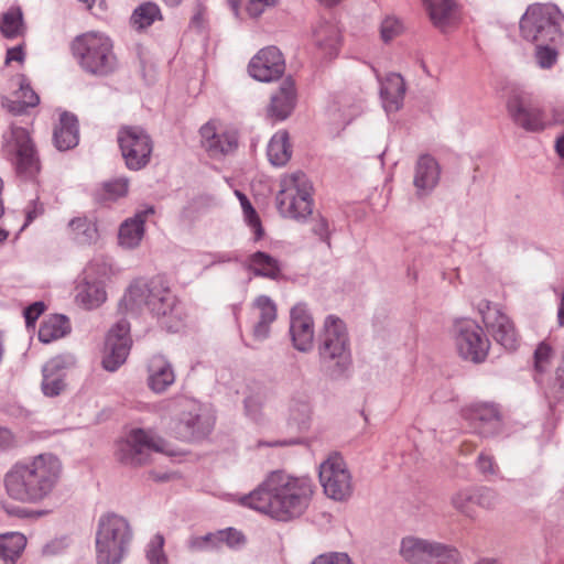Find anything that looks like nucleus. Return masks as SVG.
Segmentation results:
<instances>
[{"mask_svg":"<svg viewBox=\"0 0 564 564\" xmlns=\"http://www.w3.org/2000/svg\"><path fill=\"white\" fill-rule=\"evenodd\" d=\"M314 494L308 477L273 470L249 494L239 497V505L278 521L299 518L307 509Z\"/></svg>","mask_w":564,"mask_h":564,"instance_id":"1","label":"nucleus"},{"mask_svg":"<svg viewBox=\"0 0 564 564\" xmlns=\"http://www.w3.org/2000/svg\"><path fill=\"white\" fill-rule=\"evenodd\" d=\"M133 540L130 522L122 516L102 514L96 530V560L98 564H120L129 553Z\"/></svg>","mask_w":564,"mask_h":564,"instance_id":"5","label":"nucleus"},{"mask_svg":"<svg viewBox=\"0 0 564 564\" xmlns=\"http://www.w3.org/2000/svg\"><path fill=\"white\" fill-rule=\"evenodd\" d=\"M199 133L202 147L210 156L227 154L237 148V134L231 131H218L213 121L205 123Z\"/></svg>","mask_w":564,"mask_h":564,"instance_id":"25","label":"nucleus"},{"mask_svg":"<svg viewBox=\"0 0 564 564\" xmlns=\"http://www.w3.org/2000/svg\"><path fill=\"white\" fill-rule=\"evenodd\" d=\"M311 564H354L345 552H327L317 555Z\"/></svg>","mask_w":564,"mask_h":564,"instance_id":"55","label":"nucleus"},{"mask_svg":"<svg viewBox=\"0 0 564 564\" xmlns=\"http://www.w3.org/2000/svg\"><path fill=\"white\" fill-rule=\"evenodd\" d=\"M217 532L205 535H192L186 542V547L193 553L219 550Z\"/></svg>","mask_w":564,"mask_h":564,"instance_id":"45","label":"nucleus"},{"mask_svg":"<svg viewBox=\"0 0 564 564\" xmlns=\"http://www.w3.org/2000/svg\"><path fill=\"white\" fill-rule=\"evenodd\" d=\"M130 324L127 319L118 321L108 332L102 366L108 371H116L121 367L131 348Z\"/></svg>","mask_w":564,"mask_h":564,"instance_id":"17","label":"nucleus"},{"mask_svg":"<svg viewBox=\"0 0 564 564\" xmlns=\"http://www.w3.org/2000/svg\"><path fill=\"white\" fill-rule=\"evenodd\" d=\"M508 111L513 122L527 131H542L546 127L543 111L522 96L509 99Z\"/></svg>","mask_w":564,"mask_h":564,"instance_id":"21","label":"nucleus"},{"mask_svg":"<svg viewBox=\"0 0 564 564\" xmlns=\"http://www.w3.org/2000/svg\"><path fill=\"white\" fill-rule=\"evenodd\" d=\"M284 69V57L276 46L260 50L248 65L250 76L259 82L275 80L283 75Z\"/></svg>","mask_w":564,"mask_h":564,"instance_id":"20","label":"nucleus"},{"mask_svg":"<svg viewBox=\"0 0 564 564\" xmlns=\"http://www.w3.org/2000/svg\"><path fill=\"white\" fill-rule=\"evenodd\" d=\"M278 0H249L247 12L252 18L260 17L268 8L275 6Z\"/></svg>","mask_w":564,"mask_h":564,"instance_id":"58","label":"nucleus"},{"mask_svg":"<svg viewBox=\"0 0 564 564\" xmlns=\"http://www.w3.org/2000/svg\"><path fill=\"white\" fill-rule=\"evenodd\" d=\"M313 232L319 237V239L330 247V235L332 228L329 221L324 216H318L312 227Z\"/></svg>","mask_w":564,"mask_h":564,"instance_id":"56","label":"nucleus"},{"mask_svg":"<svg viewBox=\"0 0 564 564\" xmlns=\"http://www.w3.org/2000/svg\"><path fill=\"white\" fill-rule=\"evenodd\" d=\"M121 305L131 313L147 308L170 332H176L181 325L178 301L160 276L149 281H133L124 293Z\"/></svg>","mask_w":564,"mask_h":564,"instance_id":"3","label":"nucleus"},{"mask_svg":"<svg viewBox=\"0 0 564 564\" xmlns=\"http://www.w3.org/2000/svg\"><path fill=\"white\" fill-rule=\"evenodd\" d=\"M554 357V350L552 346L546 341H541L533 355L534 370L539 373H544L549 370Z\"/></svg>","mask_w":564,"mask_h":564,"instance_id":"47","label":"nucleus"},{"mask_svg":"<svg viewBox=\"0 0 564 564\" xmlns=\"http://www.w3.org/2000/svg\"><path fill=\"white\" fill-rule=\"evenodd\" d=\"M4 151L21 180L34 181L41 171L35 145L25 128L11 126L3 134Z\"/></svg>","mask_w":564,"mask_h":564,"instance_id":"9","label":"nucleus"},{"mask_svg":"<svg viewBox=\"0 0 564 564\" xmlns=\"http://www.w3.org/2000/svg\"><path fill=\"white\" fill-rule=\"evenodd\" d=\"M106 267L90 262L83 272V280L76 288V302L86 310L99 307L107 300L104 276Z\"/></svg>","mask_w":564,"mask_h":564,"instance_id":"16","label":"nucleus"},{"mask_svg":"<svg viewBox=\"0 0 564 564\" xmlns=\"http://www.w3.org/2000/svg\"><path fill=\"white\" fill-rule=\"evenodd\" d=\"M423 7L433 25L445 32L458 21L456 0H422Z\"/></svg>","mask_w":564,"mask_h":564,"instance_id":"29","label":"nucleus"},{"mask_svg":"<svg viewBox=\"0 0 564 564\" xmlns=\"http://www.w3.org/2000/svg\"><path fill=\"white\" fill-rule=\"evenodd\" d=\"M235 193L240 202L245 220L248 224V226L253 230V240H260L263 237L264 231L256 209L252 207L250 200L243 193L239 191H236Z\"/></svg>","mask_w":564,"mask_h":564,"instance_id":"42","label":"nucleus"},{"mask_svg":"<svg viewBox=\"0 0 564 564\" xmlns=\"http://www.w3.org/2000/svg\"><path fill=\"white\" fill-rule=\"evenodd\" d=\"M380 37L389 43L403 32V23L395 15H387L380 23Z\"/></svg>","mask_w":564,"mask_h":564,"instance_id":"48","label":"nucleus"},{"mask_svg":"<svg viewBox=\"0 0 564 564\" xmlns=\"http://www.w3.org/2000/svg\"><path fill=\"white\" fill-rule=\"evenodd\" d=\"M63 465L52 453L15 463L4 475L8 496L22 503H39L48 498L59 482Z\"/></svg>","mask_w":564,"mask_h":564,"instance_id":"2","label":"nucleus"},{"mask_svg":"<svg viewBox=\"0 0 564 564\" xmlns=\"http://www.w3.org/2000/svg\"><path fill=\"white\" fill-rule=\"evenodd\" d=\"M17 98L19 106L11 108L15 112H22L24 108L35 107L40 102V97L28 83H21Z\"/></svg>","mask_w":564,"mask_h":564,"instance_id":"49","label":"nucleus"},{"mask_svg":"<svg viewBox=\"0 0 564 564\" xmlns=\"http://www.w3.org/2000/svg\"><path fill=\"white\" fill-rule=\"evenodd\" d=\"M164 536L156 533L149 541L145 550L147 558L150 564H167V556L164 553Z\"/></svg>","mask_w":564,"mask_h":564,"instance_id":"46","label":"nucleus"},{"mask_svg":"<svg viewBox=\"0 0 564 564\" xmlns=\"http://www.w3.org/2000/svg\"><path fill=\"white\" fill-rule=\"evenodd\" d=\"M405 84L401 75L389 74L381 83L380 95L387 112L398 111L403 102Z\"/></svg>","mask_w":564,"mask_h":564,"instance_id":"34","label":"nucleus"},{"mask_svg":"<svg viewBox=\"0 0 564 564\" xmlns=\"http://www.w3.org/2000/svg\"><path fill=\"white\" fill-rule=\"evenodd\" d=\"M319 482L324 494L335 501H346L354 492V481L347 463L339 453H332L319 465Z\"/></svg>","mask_w":564,"mask_h":564,"instance_id":"12","label":"nucleus"},{"mask_svg":"<svg viewBox=\"0 0 564 564\" xmlns=\"http://www.w3.org/2000/svg\"><path fill=\"white\" fill-rule=\"evenodd\" d=\"M213 426L212 417L199 402L191 398H180L175 401L173 431L177 438L184 442L203 440L212 432Z\"/></svg>","mask_w":564,"mask_h":564,"instance_id":"11","label":"nucleus"},{"mask_svg":"<svg viewBox=\"0 0 564 564\" xmlns=\"http://www.w3.org/2000/svg\"><path fill=\"white\" fill-rule=\"evenodd\" d=\"M562 20L563 15L555 4L532 3L520 19V35L531 43H555L562 37Z\"/></svg>","mask_w":564,"mask_h":564,"instance_id":"7","label":"nucleus"},{"mask_svg":"<svg viewBox=\"0 0 564 564\" xmlns=\"http://www.w3.org/2000/svg\"><path fill=\"white\" fill-rule=\"evenodd\" d=\"M24 58V53H23V50H22V46H15V47H11L7 51V57H6V63H10V62H22Z\"/></svg>","mask_w":564,"mask_h":564,"instance_id":"63","label":"nucleus"},{"mask_svg":"<svg viewBox=\"0 0 564 564\" xmlns=\"http://www.w3.org/2000/svg\"><path fill=\"white\" fill-rule=\"evenodd\" d=\"M148 386L155 393H163L175 382V372L170 360L161 355H153L148 365Z\"/></svg>","mask_w":564,"mask_h":564,"instance_id":"27","label":"nucleus"},{"mask_svg":"<svg viewBox=\"0 0 564 564\" xmlns=\"http://www.w3.org/2000/svg\"><path fill=\"white\" fill-rule=\"evenodd\" d=\"M0 31L8 39H15L23 33V18L19 8H11L2 14Z\"/></svg>","mask_w":564,"mask_h":564,"instance_id":"41","label":"nucleus"},{"mask_svg":"<svg viewBox=\"0 0 564 564\" xmlns=\"http://www.w3.org/2000/svg\"><path fill=\"white\" fill-rule=\"evenodd\" d=\"M319 365L330 377H341L351 366L350 340L343 319L328 315L317 338Z\"/></svg>","mask_w":564,"mask_h":564,"instance_id":"4","label":"nucleus"},{"mask_svg":"<svg viewBox=\"0 0 564 564\" xmlns=\"http://www.w3.org/2000/svg\"><path fill=\"white\" fill-rule=\"evenodd\" d=\"M117 140L124 164L130 171H140L150 163L153 141L143 128L139 126L121 127Z\"/></svg>","mask_w":564,"mask_h":564,"instance_id":"13","label":"nucleus"},{"mask_svg":"<svg viewBox=\"0 0 564 564\" xmlns=\"http://www.w3.org/2000/svg\"><path fill=\"white\" fill-rule=\"evenodd\" d=\"M312 40L324 55L333 57L339 51L340 30L334 21L319 20L313 28Z\"/></svg>","mask_w":564,"mask_h":564,"instance_id":"28","label":"nucleus"},{"mask_svg":"<svg viewBox=\"0 0 564 564\" xmlns=\"http://www.w3.org/2000/svg\"><path fill=\"white\" fill-rule=\"evenodd\" d=\"M290 334L293 346L306 352L312 349L314 341V323L304 304H297L291 310Z\"/></svg>","mask_w":564,"mask_h":564,"instance_id":"22","label":"nucleus"},{"mask_svg":"<svg viewBox=\"0 0 564 564\" xmlns=\"http://www.w3.org/2000/svg\"><path fill=\"white\" fill-rule=\"evenodd\" d=\"M72 364L69 356H55L43 366L41 389L44 395L57 397L65 390L66 370Z\"/></svg>","mask_w":564,"mask_h":564,"instance_id":"23","label":"nucleus"},{"mask_svg":"<svg viewBox=\"0 0 564 564\" xmlns=\"http://www.w3.org/2000/svg\"><path fill=\"white\" fill-rule=\"evenodd\" d=\"M441 167L434 156L422 154L419 156L415 167L413 185L417 196L429 195L438 184Z\"/></svg>","mask_w":564,"mask_h":564,"instance_id":"26","label":"nucleus"},{"mask_svg":"<svg viewBox=\"0 0 564 564\" xmlns=\"http://www.w3.org/2000/svg\"><path fill=\"white\" fill-rule=\"evenodd\" d=\"M53 141L59 151L70 150L78 144L79 131L76 116L69 112L61 115L59 122L54 129Z\"/></svg>","mask_w":564,"mask_h":564,"instance_id":"33","label":"nucleus"},{"mask_svg":"<svg viewBox=\"0 0 564 564\" xmlns=\"http://www.w3.org/2000/svg\"><path fill=\"white\" fill-rule=\"evenodd\" d=\"M474 432L484 436H495L502 430V417L497 404L488 402L474 403L464 411Z\"/></svg>","mask_w":564,"mask_h":564,"instance_id":"19","label":"nucleus"},{"mask_svg":"<svg viewBox=\"0 0 564 564\" xmlns=\"http://www.w3.org/2000/svg\"><path fill=\"white\" fill-rule=\"evenodd\" d=\"M246 268L256 276L278 280L282 274L281 262L263 251L251 253L246 260Z\"/></svg>","mask_w":564,"mask_h":564,"instance_id":"36","label":"nucleus"},{"mask_svg":"<svg viewBox=\"0 0 564 564\" xmlns=\"http://www.w3.org/2000/svg\"><path fill=\"white\" fill-rule=\"evenodd\" d=\"M72 52L80 67L90 74L106 76L117 67L111 39L101 32H86L74 39Z\"/></svg>","mask_w":564,"mask_h":564,"instance_id":"6","label":"nucleus"},{"mask_svg":"<svg viewBox=\"0 0 564 564\" xmlns=\"http://www.w3.org/2000/svg\"><path fill=\"white\" fill-rule=\"evenodd\" d=\"M66 232L73 242L83 247L96 245L100 239L97 221L85 215L72 218Z\"/></svg>","mask_w":564,"mask_h":564,"instance_id":"31","label":"nucleus"},{"mask_svg":"<svg viewBox=\"0 0 564 564\" xmlns=\"http://www.w3.org/2000/svg\"><path fill=\"white\" fill-rule=\"evenodd\" d=\"M206 24V8L198 3L195 7L193 17L189 21V28L195 29L197 31H202L205 28Z\"/></svg>","mask_w":564,"mask_h":564,"instance_id":"62","label":"nucleus"},{"mask_svg":"<svg viewBox=\"0 0 564 564\" xmlns=\"http://www.w3.org/2000/svg\"><path fill=\"white\" fill-rule=\"evenodd\" d=\"M296 105L295 84L291 78L284 79L279 88L271 95L267 107V117L272 122L288 119Z\"/></svg>","mask_w":564,"mask_h":564,"instance_id":"24","label":"nucleus"},{"mask_svg":"<svg viewBox=\"0 0 564 564\" xmlns=\"http://www.w3.org/2000/svg\"><path fill=\"white\" fill-rule=\"evenodd\" d=\"M500 502L498 492L488 487L476 489V505L488 510L495 509Z\"/></svg>","mask_w":564,"mask_h":564,"instance_id":"53","label":"nucleus"},{"mask_svg":"<svg viewBox=\"0 0 564 564\" xmlns=\"http://www.w3.org/2000/svg\"><path fill=\"white\" fill-rule=\"evenodd\" d=\"M361 112V102L354 100L349 95L343 94L333 101L328 108L332 120L337 124H348Z\"/></svg>","mask_w":564,"mask_h":564,"instance_id":"37","label":"nucleus"},{"mask_svg":"<svg viewBox=\"0 0 564 564\" xmlns=\"http://www.w3.org/2000/svg\"><path fill=\"white\" fill-rule=\"evenodd\" d=\"M476 467L478 471L486 478L497 476L499 473V466L492 455L487 453H480L476 460Z\"/></svg>","mask_w":564,"mask_h":564,"instance_id":"54","label":"nucleus"},{"mask_svg":"<svg viewBox=\"0 0 564 564\" xmlns=\"http://www.w3.org/2000/svg\"><path fill=\"white\" fill-rule=\"evenodd\" d=\"M26 545V538L19 532L0 534V564H15Z\"/></svg>","mask_w":564,"mask_h":564,"instance_id":"38","label":"nucleus"},{"mask_svg":"<svg viewBox=\"0 0 564 564\" xmlns=\"http://www.w3.org/2000/svg\"><path fill=\"white\" fill-rule=\"evenodd\" d=\"M14 442L13 434L10 430L0 427V448H8Z\"/></svg>","mask_w":564,"mask_h":564,"instance_id":"64","label":"nucleus"},{"mask_svg":"<svg viewBox=\"0 0 564 564\" xmlns=\"http://www.w3.org/2000/svg\"><path fill=\"white\" fill-rule=\"evenodd\" d=\"M313 186L302 171L285 174L280 181L276 206L283 217L305 219L313 212Z\"/></svg>","mask_w":564,"mask_h":564,"instance_id":"8","label":"nucleus"},{"mask_svg":"<svg viewBox=\"0 0 564 564\" xmlns=\"http://www.w3.org/2000/svg\"><path fill=\"white\" fill-rule=\"evenodd\" d=\"M252 310L257 315V322L252 328V336L257 341L265 340L270 335V326L276 319V306L267 295L258 296Z\"/></svg>","mask_w":564,"mask_h":564,"instance_id":"30","label":"nucleus"},{"mask_svg":"<svg viewBox=\"0 0 564 564\" xmlns=\"http://www.w3.org/2000/svg\"><path fill=\"white\" fill-rule=\"evenodd\" d=\"M161 19V12L158 4L147 2L139 6L132 17L131 21L138 29L150 26L155 20Z\"/></svg>","mask_w":564,"mask_h":564,"instance_id":"43","label":"nucleus"},{"mask_svg":"<svg viewBox=\"0 0 564 564\" xmlns=\"http://www.w3.org/2000/svg\"><path fill=\"white\" fill-rule=\"evenodd\" d=\"M451 502L458 512L473 517L475 513L473 506L476 505V489L465 488L458 490L452 496Z\"/></svg>","mask_w":564,"mask_h":564,"instance_id":"44","label":"nucleus"},{"mask_svg":"<svg viewBox=\"0 0 564 564\" xmlns=\"http://www.w3.org/2000/svg\"><path fill=\"white\" fill-rule=\"evenodd\" d=\"M288 425L297 432L308 430L312 420V404L306 395L292 397L288 404Z\"/></svg>","mask_w":564,"mask_h":564,"instance_id":"35","label":"nucleus"},{"mask_svg":"<svg viewBox=\"0 0 564 564\" xmlns=\"http://www.w3.org/2000/svg\"><path fill=\"white\" fill-rule=\"evenodd\" d=\"M44 213V205L39 202V198L32 199L25 207V223L22 227H26L29 224H31L34 219L43 215Z\"/></svg>","mask_w":564,"mask_h":564,"instance_id":"59","label":"nucleus"},{"mask_svg":"<svg viewBox=\"0 0 564 564\" xmlns=\"http://www.w3.org/2000/svg\"><path fill=\"white\" fill-rule=\"evenodd\" d=\"M237 257H235L230 252H214L205 254V264L206 267H212L220 263H227L231 261H236Z\"/></svg>","mask_w":564,"mask_h":564,"instance_id":"61","label":"nucleus"},{"mask_svg":"<svg viewBox=\"0 0 564 564\" xmlns=\"http://www.w3.org/2000/svg\"><path fill=\"white\" fill-rule=\"evenodd\" d=\"M546 397L550 399V403L564 400V350L561 354V362L556 368L554 384L546 393Z\"/></svg>","mask_w":564,"mask_h":564,"instance_id":"51","label":"nucleus"},{"mask_svg":"<svg viewBox=\"0 0 564 564\" xmlns=\"http://www.w3.org/2000/svg\"><path fill=\"white\" fill-rule=\"evenodd\" d=\"M129 181L124 177L105 183V191L112 197L124 196L128 192Z\"/></svg>","mask_w":564,"mask_h":564,"instance_id":"57","label":"nucleus"},{"mask_svg":"<svg viewBox=\"0 0 564 564\" xmlns=\"http://www.w3.org/2000/svg\"><path fill=\"white\" fill-rule=\"evenodd\" d=\"M482 322L494 339L507 350H516L519 346V338L511 319L497 306L486 303L479 305Z\"/></svg>","mask_w":564,"mask_h":564,"instance_id":"18","label":"nucleus"},{"mask_svg":"<svg viewBox=\"0 0 564 564\" xmlns=\"http://www.w3.org/2000/svg\"><path fill=\"white\" fill-rule=\"evenodd\" d=\"M152 451L163 452L164 441L150 431L137 429L118 443L117 457L124 465L141 466L149 462Z\"/></svg>","mask_w":564,"mask_h":564,"instance_id":"15","label":"nucleus"},{"mask_svg":"<svg viewBox=\"0 0 564 564\" xmlns=\"http://www.w3.org/2000/svg\"><path fill=\"white\" fill-rule=\"evenodd\" d=\"M69 332L70 323L65 315H52L41 324L39 339L42 343L48 344L64 337Z\"/></svg>","mask_w":564,"mask_h":564,"instance_id":"40","label":"nucleus"},{"mask_svg":"<svg viewBox=\"0 0 564 564\" xmlns=\"http://www.w3.org/2000/svg\"><path fill=\"white\" fill-rule=\"evenodd\" d=\"M45 311L43 302H34L24 310V318L26 326L33 325L40 315Z\"/></svg>","mask_w":564,"mask_h":564,"instance_id":"60","label":"nucleus"},{"mask_svg":"<svg viewBox=\"0 0 564 564\" xmlns=\"http://www.w3.org/2000/svg\"><path fill=\"white\" fill-rule=\"evenodd\" d=\"M267 155L269 162L274 166H284L292 156V145L290 143L289 133L280 130L271 138Z\"/></svg>","mask_w":564,"mask_h":564,"instance_id":"39","label":"nucleus"},{"mask_svg":"<svg viewBox=\"0 0 564 564\" xmlns=\"http://www.w3.org/2000/svg\"><path fill=\"white\" fill-rule=\"evenodd\" d=\"M400 555L409 564H463L455 546L413 535L401 540Z\"/></svg>","mask_w":564,"mask_h":564,"instance_id":"10","label":"nucleus"},{"mask_svg":"<svg viewBox=\"0 0 564 564\" xmlns=\"http://www.w3.org/2000/svg\"><path fill=\"white\" fill-rule=\"evenodd\" d=\"M453 339L458 355L474 364L487 358L490 341L484 329L473 319H459L454 324Z\"/></svg>","mask_w":564,"mask_h":564,"instance_id":"14","label":"nucleus"},{"mask_svg":"<svg viewBox=\"0 0 564 564\" xmlns=\"http://www.w3.org/2000/svg\"><path fill=\"white\" fill-rule=\"evenodd\" d=\"M153 213V207H149L126 219L119 228L118 239L120 246L128 249L138 247L144 235V223L148 216Z\"/></svg>","mask_w":564,"mask_h":564,"instance_id":"32","label":"nucleus"},{"mask_svg":"<svg viewBox=\"0 0 564 564\" xmlns=\"http://www.w3.org/2000/svg\"><path fill=\"white\" fill-rule=\"evenodd\" d=\"M216 532L219 549H221L224 545L230 549H239L246 543L245 535L234 528L218 530Z\"/></svg>","mask_w":564,"mask_h":564,"instance_id":"50","label":"nucleus"},{"mask_svg":"<svg viewBox=\"0 0 564 564\" xmlns=\"http://www.w3.org/2000/svg\"><path fill=\"white\" fill-rule=\"evenodd\" d=\"M536 46L535 58L540 67L550 68L557 57L555 48L551 47V43H534Z\"/></svg>","mask_w":564,"mask_h":564,"instance_id":"52","label":"nucleus"}]
</instances>
